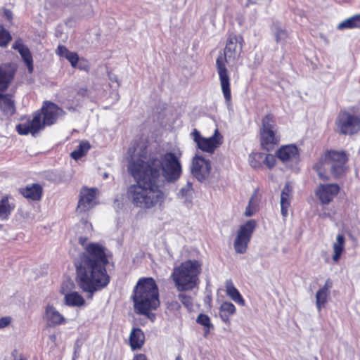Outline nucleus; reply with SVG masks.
<instances>
[{"label": "nucleus", "mask_w": 360, "mask_h": 360, "mask_svg": "<svg viewBox=\"0 0 360 360\" xmlns=\"http://www.w3.org/2000/svg\"><path fill=\"white\" fill-rule=\"evenodd\" d=\"M180 157L172 152L148 157L143 145L134 148L127 169L136 184L129 186L127 193L134 206L150 209L164 202L166 181L174 182L181 175Z\"/></svg>", "instance_id": "nucleus-1"}, {"label": "nucleus", "mask_w": 360, "mask_h": 360, "mask_svg": "<svg viewBox=\"0 0 360 360\" xmlns=\"http://www.w3.org/2000/svg\"><path fill=\"white\" fill-rule=\"evenodd\" d=\"M85 252L75 262L76 281L83 292H87V298L91 299L95 292L105 288L110 281L105 269L108 259L104 248L91 243L85 247Z\"/></svg>", "instance_id": "nucleus-2"}, {"label": "nucleus", "mask_w": 360, "mask_h": 360, "mask_svg": "<svg viewBox=\"0 0 360 360\" xmlns=\"http://www.w3.org/2000/svg\"><path fill=\"white\" fill-rule=\"evenodd\" d=\"M243 38L242 36L233 34H229L224 49V58L222 56H219L216 61L221 91L228 106L231 105V94L230 77L224 60L229 63L237 60L243 51Z\"/></svg>", "instance_id": "nucleus-3"}, {"label": "nucleus", "mask_w": 360, "mask_h": 360, "mask_svg": "<svg viewBox=\"0 0 360 360\" xmlns=\"http://www.w3.org/2000/svg\"><path fill=\"white\" fill-rule=\"evenodd\" d=\"M41 112H37L32 120H28L16 126V131L20 135L32 134L34 136L44 126L53 124L59 117L65 115L64 110L56 104L46 101L41 109Z\"/></svg>", "instance_id": "nucleus-4"}, {"label": "nucleus", "mask_w": 360, "mask_h": 360, "mask_svg": "<svg viewBox=\"0 0 360 360\" xmlns=\"http://www.w3.org/2000/svg\"><path fill=\"white\" fill-rule=\"evenodd\" d=\"M158 288L152 278L139 280L134 290V308L138 314L148 315L159 306Z\"/></svg>", "instance_id": "nucleus-5"}, {"label": "nucleus", "mask_w": 360, "mask_h": 360, "mask_svg": "<svg viewBox=\"0 0 360 360\" xmlns=\"http://www.w3.org/2000/svg\"><path fill=\"white\" fill-rule=\"evenodd\" d=\"M201 264L197 260H187L175 267L171 275L179 291L193 289L198 284Z\"/></svg>", "instance_id": "nucleus-6"}, {"label": "nucleus", "mask_w": 360, "mask_h": 360, "mask_svg": "<svg viewBox=\"0 0 360 360\" xmlns=\"http://www.w3.org/2000/svg\"><path fill=\"white\" fill-rule=\"evenodd\" d=\"M347 161V158L344 152L332 150L321 158L314 169L321 179L328 181L329 177L327 171L330 170L335 178H338L345 172Z\"/></svg>", "instance_id": "nucleus-7"}, {"label": "nucleus", "mask_w": 360, "mask_h": 360, "mask_svg": "<svg viewBox=\"0 0 360 360\" xmlns=\"http://www.w3.org/2000/svg\"><path fill=\"white\" fill-rule=\"evenodd\" d=\"M261 144L264 149L270 150L278 143L280 136L278 134V128L272 115H266L262 120L260 130Z\"/></svg>", "instance_id": "nucleus-8"}, {"label": "nucleus", "mask_w": 360, "mask_h": 360, "mask_svg": "<svg viewBox=\"0 0 360 360\" xmlns=\"http://www.w3.org/2000/svg\"><path fill=\"white\" fill-rule=\"evenodd\" d=\"M190 137L199 150L210 154L214 153L223 143V136L218 129H216L212 136L208 138L203 137L197 129H193L190 134Z\"/></svg>", "instance_id": "nucleus-9"}, {"label": "nucleus", "mask_w": 360, "mask_h": 360, "mask_svg": "<svg viewBox=\"0 0 360 360\" xmlns=\"http://www.w3.org/2000/svg\"><path fill=\"white\" fill-rule=\"evenodd\" d=\"M256 226L257 223L254 219H250L240 226L233 242V248L236 253L244 254L247 251Z\"/></svg>", "instance_id": "nucleus-10"}, {"label": "nucleus", "mask_w": 360, "mask_h": 360, "mask_svg": "<svg viewBox=\"0 0 360 360\" xmlns=\"http://www.w3.org/2000/svg\"><path fill=\"white\" fill-rule=\"evenodd\" d=\"M335 125L338 133L352 135L360 129V118L347 111H342L336 118Z\"/></svg>", "instance_id": "nucleus-11"}, {"label": "nucleus", "mask_w": 360, "mask_h": 360, "mask_svg": "<svg viewBox=\"0 0 360 360\" xmlns=\"http://www.w3.org/2000/svg\"><path fill=\"white\" fill-rule=\"evenodd\" d=\"M97 188L82 187L79 192V198L77 211L82 213L89 211L96 204Z\"/></svg>", "instance_id": "nucleus-12"}, {"label": "nucleus", "mask_w": 360, "mask_h": 360, "mask_svg": "<svg viewBox=\"0 0 360 360\" xmlns=\"http://www.w3.org/2000/svg\"><path fill=\"white\" fill-rule=\"evenodd\" d=\"M210 171V161L201 155H195L192 162L191 172L193 175L199 181H203L209 177Z\"/></svg>", "instance_id": "nucleus-13"}, {"label": "nucleus", "mask_w": 360, "mask_h": 360, "mask_svg": "<svg viewBox=\"0 0 360 360\" xmlns=\"http://www.w3.org/2000/svg\"><path fill=\"white\" fill-rule=\"evenodd\" d=\"M340 191V186L337 184H320L315 194L322 204H329Z\"/></svg>", "instance_id": "nucleus-14"}, {"label": "nucleus", "mask_w": 360, "mask_h": 360, "mask_svg": "<svg viewBox=\"0 0 360 360\" xmlns=\"http://www.w3.org/2000/svg\"><path fill=\"white\" fill-rule=\"evenodd\" d=\"M43 319L48 327L53 328L66 323L65 316L53 305L48 304L44 309Z\"/></svg>", "instance_id": "nucleus-15"}, {"label": "nucleus", "mask_w": 360, "mask_h": 360, "mask_svg": "<svg viewBox=\"0 0 360 360\" xmlns=\"http://www.w3.org/2000/svg\"><path fill=\"white\" fill-rule=\"evenodd\" d=\"M18 70L15 63H6L0 65V90L6 89L14 79Z\"/></svg>", "instance_id": "nucleus-16"}, {"label": "nucleus", "mask_w": 360, "mask_h": 360, "mask_svg": "<svg viewBox=\"0 0 360 360\" xmlns=\"http://www.w3.org/2000/svg\"><path fill=\"white\" fill-rule=\"evenodd\" d=\"M278 158L286 165L296 162L299 160V150L295 145L281 147L276 152Z\"/></svg>", "instance_id": "nucleus-17"}, {"label": "nucleus", "mask_w": 360, "mask_h": 360, "mask_svg": "<svg viewBox=\"0 0 360 360\" xmlns=\"http://www.w3.org/2000/svg\"><path fill=\"white\" fill-rule=\"evenodd\" d=\"M63 283L61 288V293L64 295V303L68 307H82L85 304L84 298L77 292L69 291Z\"/></svg>", "instance_id": "nucleus-18"}, {"label": "nucleus", "mask_w": 360, "mask_h": 360, "mask_svg": "<svg viewBox=\"0 0 360 360\" xmlns=\"http://www.w3.org/2000/svg\"><path fill=\"white\" fill-rule=\"evenodd\" d=\"M12 48L16 50L20 53L22 60L25 63L28 72L32 73L33 72V59L32 53L29 48L25 46L20 39H17L12 45Z\"/></svg>", "instance_id": "nucleus-19"}, {"label": "nucleus", "mask_w": 360, "mask_h": 360, "mask_svg": "<svg viewBox=\"0 0 360 360\" xmlns=\"http://www.w3.org/2000/svg\"><path fill=\"white\" fill-rule=\"evenodd\" d=\"M15 208V200L11 195H4L0 200V219H8Z\"/></svg>", "instance_id": "nucleus-20"}, {"label": "nucleus", "mask_w": 360, "mask_h": 360, "mask_svg": "<svg viewBox=\"0 0 360 360\" xmlns=\"http://www.w3.org/2000/svg\"><path fill=\"white\" fill-rule=\"evenodd\" d=\"M292 196V187L289 183H287L282 190L280 202L281 214L284 218L288 215V208L290 205Z\"/></svg>", "instance_id": "nucleus-21"}, {"label": "nucleus", "mask_w": 360, "mask_h": 360, "mask_svg": "<svg viewBox=\"0 0 360 360\" xmlns=\"http://www.w3.org/2000/svg\"><path fill=\"white\" fill-rule=\"evenodd\" d=\"M20 193L32 200H39L42 195V187L37 184L28 185L20 189Z\"/></svg>", "instance_id": "nucleus-22"}, {"label": "nucleus", "mask_w": 360, "mask_h": 360, "mask_svg": "<svg viewBox=\"0 0 360 360\" xmlns=\"http://www.w3.org/2000/svg\"><path fill=\"white\" fill-rule=\"evenodd\" d=\"M145 335L138 328H134L129 335V345L133 350L140 349L144 344Z\"/></svg>", "instance_id": "nucleus-23"}, {"label": "nucleus", "mask_w": 360, "mask_h": 360, "mask_svg": "<svg viewBox=\"0 0 360 360\" xmlns=\"http://www.w3.org/2000/svg\"><path fill=\"white\" fill-rule=\"evenodd\" d=\"M0 108L8 115H12L15 112V102L10 94H0Z\"/></svg>", "instance_id": "nucleus-24"}, {"label": "nucleus", "mask_w": 360, "mask_h": 360, "mask_svg": "<svg viewBox=\"0 0 360 360\" xmlns=\"http://www.w3.org/2000/svg\"><path fill=\"white\" fill-rule=\"evenodd\" d=\"M56 53L60 57L65 58L71 64L73 68L77 67L79 61V57L77 53L70 51L65 46L59 45Z\"/></svg>", "instance_id": "nucleus-25"}, {"label": "nucleus", "mask_w": 360, "mask_h": 360, "mask_svg": "<svg viewBox=\"0 0 360 360\" xmlns=\"http://www.w3.org/2000/svg\"><path fill=\"white\" fill-rule=\"evenodd\" d=\"M226 291L227 295L236 303L239 304L241 306L245 305V300L241 296L239 291L236 288L233 282L231 280H228L225 283Z\"/></svg>", "instance_id": "nucleus-26"}, {"label": "nucleus", "mask_w": 360, "mask_h": 360, "mask_svg": "<svg viewBox=\"0 0 360 360\" xmlns=\"http://www.w3.org/2000/svg\"><path fill=\"white\" fill-rule=\"evenodd\" d=\"M345 238L342 234H338L336 236L335 242L333 244V260L335 262H338L342 252L345 250Z\"/></svg>", "instance_id": "nucleus-27"}, {"label": "nucleus", "mask_w": 360, "mask_h": 360, "mask_svg": "<svg viewBox=\"0 0 360 360\" xmlns=\"http://www.w3.org/2000/svg\"><path fill=\"white\" fill-rule=\"evenodd\" d=\"M219 315L224 323H229L230 317L236 313V307L229 302H224L219 308Z\"/></svg>", "instance_id": "nucleus-28"}, {"label": "nucleus", "mask_w": 360, "mask_h": 360, "mask_svg": "<svg viewBox=\"0 0 360 360\" xmlns=\"http://www.w3.org/2000/svg\"><path fill=\"white\" fill-rule=\"evenodd\" d=\"M338 30L360 28V14L354 15L348 18L341 22L337 27Z\"/></svg>", "instance_id": "nucleus-29"}, {"label": "nucleus", "mask_w": 360, "mask_h": 360, "mask_svg": "<svg viewBox=\"0 0 360 360\" xmlns=\"http://www.w3.org/2000/svg\"><path fill=\"white\" fill-rule=\"evenodd\" d=\"M90 149V144L87 141H81L77 148L72 151L70 154L71 157L75 160H79L84 156Z\"/></svg>", "instance_id": "nucleus-30"}, {"label": "nucleus", "mask_w": 360, "mask_h": 360, "mask_svg": "<svg viewBox=\"0 0 360 360\" xmlns=\"http://www.w3.org/2000/svg\"><path fill=\"white\" fill-rule=\"evenodd\" d=\"M196 322L204 327V337H207L210 330L214 328L210 317L204 314H200L198 316Z\"/></svg>", "instance_id": "nucleus-31"}, {"label": "nucleus", "mask_w": 360, "mask_h": 360, "mask_svg": "<svg viewBox=\"0 0 360 360\" xmlns=\"http://www.w3.org/2000/svg\"><path fill=\"white\" fill-rule=\"evenodd\" d=\"M329 292L319 290L316 293V306L317 310L321 311L323 308L325 307L326 304L328 302V297Z\"/></svg>", "instance_id": "nucleus-32"}, {"label": "nucleus", "mask_w": 360, "mask_h": 360, "mask_svg": "<svg viewBox=\"0 0 360 360\" xmlns=\"http://www.w3.org/2000/svg\"><path fill=\"white\" fill-rule=\"evenodd\" d=\"M257 196L256 193H255L250 198L249 200L248 205L246 207L245 215L246 217L252 216L257 211Z\"/></svg>", "instance_id": "nucleus-33"}, {"label": "nucleus", "mask_w": 360, "mask_h": 360, "mask_svg": "<svg viewBox=\"0 0 360 360\" xmlns=\"http://www.w3.org/2000/svg\"><path fill=\"white\" fill-rule=\"evenodd\" d=\"M193 193L192 184L188 182L186 186L179 191V195L184 198L186 201H191Z\"/></svg>", "instance_id": "nucleus-34"}, {"label": "nucleus", "mask_w": 360, "mask_h": 360, "mask_svg": "<svg viewBox=\"0 0 360 360\" xmlns=\"http://www.w3.org/2000/svg\"><path fill=\"white\" fill-rule=\"evenodd\" d=\"M11 39L9 32L2 25H0V46L6 47Z\"/></svg>", "instance_id": "nucleus-35"}, {"label": "nucleus", "mask_w": 360, "mask_h": 360, "mask_svg": "<svg viewBox=\"0 0 360 360\" xmlns=\"http://www.w3.org/2000/svg\"><path fill=\"white\" fill-rule=\"evenodd\" d=\"M274 35L277 43L283 42L288 37L287 32L278 27L275 28Z\"/></svg>", "instance_id": "nucleus-36"}, {"label": "nucleus", "mask_w": 360, "mask_h": 360, "mask_svg": "<svg viewBox=\"0 0 360 360\" xmlns=\"http://www.w3.org/2000/svg\"><path fill=\"white\" fill-rule=\"evenodd\" d=\"M179 300L182 302V304L188 309H191L193 307V302L192 299L190 296L184 294L180 293L178 295Z\"/></svg>", "instance_id": "nucleus-37"}, {"label": "nucleus", "mask_w": 360, "mask_h": 360, "mask_svg": "<svg viewBox=\"0 0 360 360\" xmlns=\"http://www.w3.org/2000/svg\"><path fill=\"white\" fill-rule=\"evenodd\" d=\"M264 158V154L261 153H255L251 157V160H250V165L252 167L257 168L260 166V163L258 161H262Z\"/></svg>", "instance_id": "nucleus-38"}, {"label": "nucleus", "mask_w": 360, "mask_h": 360, "mask_svg": "<svg viewBox=\"0 0 360 360\" xmlns=\"http://www.w3.org/2000/svg\"><path fill=\"white\" fill-rule=\"evenodd\" d=\"M262 161L265 163V165L269 168H272L276 163V158L272 154H264V158Z\"/></svg>", "instance_id": "nucleus-39"}, {"label": "nucleus", "mask_w": 360, "mask_h": 360, "mask_svg": "<svg viewBox=\"0 0 360 360\" xmlns=\"http://www.w3.org/2000/svg\"><path fill=\"white\" fill-rule=\"evenodd\" d=\"M11 323V318L10 316H4L0 319V328L7 327Z\"/></svg>", "instance_id": "nucleus-40"}, {"label": "nucleus", "mask_w": 360, "mask_h": 360, "mask_svg": "<svg viewBox=\"0 0 360 360\" xmlns=\"http://www.w3.org/2000/svg\"><path fill=\"white\" fill-rule=\"evenodd\" d=\"M180 308L179 303L176 300H172L167 303V309L171 311H177Z\"/></svg>", "instance_id": "nucleus-41"}, {"label": "nucleus", "mask_w": 360, "mask_h": 360, "mask_svg": "<svg viewBox=\"0 0 360 360\" xmlns=\"http://www.w3.org/2000/svg\"><path fill=\"white\" fill-rule=\"evenodd\" d=\"M333 283L330 279H327L323 286L319 290L329 292V290L332 288Z\"/></svg>", "instance_id": "nucleus-42"}, {"label": "nucleus", "mask_w": 360, "mask_h": 360, "mask_svg": "<svg viewBox=\"0 0 360 360\" xmlns=\"http://www.w3.org/2000/svg\"><path fill=\"white\" fill-rule=\"evenodd\" d=\"M132 360H147V358L143 354H139L134 356Z\"/></svg>", "instance_id": "nucleus-43"}, {"label": "nucleus", "mask_w": 360, "mask_h": 360, "mask_svg": "<svg viewBox=\"0 0 360 360\" xmlns=\"http://www.w3.org/2000/svg\"><path fill=\"white\" fill-rule=\"evenodd\" d=\"M77 94H78L79 95H80V96H83V97H84V96H86V94H87V90H86V89H80L78 91Z\"/></svg>", "instance_id": "nucleus-44"}, {"label": "nucleus", "mask_w": 360, "mask_h": 360, "mask_svg": "<svg viewBox=\"0 0 360 360\" xmlns=\"http://www.w3.org/2000/svg\"><path fill=\"white\" fill-rule=\"evenodd\" d=\"M83 224H84V226H86V228L88 230H91L92 229V225H91V223H89L88 221H84Z\"/></svg>", "instance_id": "nucleus-45"}, {"label": "nucleus", "mask_w": 360, "mask_h": 360, "mask_svg": "<svg viewBox=\"0 0 360 360\" xmlns=\"http://www.w3.org/2000/svg\"><path fill=\"white\" fill-rule=\"evenodd\" d=\"M86 238H85L80 237V238H79V243H80L82 245H83V246H84V245H85V243H86Z\"/></svg>", "instance_id": "nucleus-46"}, {"label": "nucleus", "mask_w": 360, "mask_h": 360, "mask_svg": "<svg viewBox=\"0 0 360 360\" xmlns=\"http://www.w3.org/2000/svg\"><path fill=\"white\" fill-rule=\"evenodd\" d=\"M5 15H6V17H7V18H8V19H9V20H10V19H11V18H12V14H11V11H9L6 10V11H5Z\"/></svg>", "instance_id": "nucleus-47"}, {"label": "nucleus", "mask_w": 360, "mask_h": 360, "mask_svg": "<svg viewBox=\"0 0 360 360\" xmlns=\"http://www.w3.org/2000/svg\"><path fill=\"white\" fill-rule=\"evenodd\" d=\"M49 339H50L52 342H56V335H54V334H53V335H51L49 336Z\"/></svg>", "instance_id": "nucleus-48"}, {"label": "nucleus", "mask_w": 360, "mask_h": 360, "mask_svg": "<svg viewBox=\"0 0 360 360\" xmlns=\"http://www.w3.org/2000/svg\"><path fill=\"white\" fill-rule=\"evenodd\" d=\"M76 68H79V69H81V70H85V69H86V68H85V67H84V65H77V67H76Z\"/></svg>", "instance_id": "nucleus-49"}, {"label": "nucleus", "mask_w": 360, "mask_h": 360, "mask_svg": "<svg viewBox=\"0 0 360 360\" xmlns=\"http://www.w3.org/2000/svg\"><path fill=\"white\" fill-rule=\"evenodd\" d=\"M68 284H69L70 285H71L72 287L74 285V283L72 282V281H68Z\"/></svg>", "instance_id": "nucleus-50"}, {"label": "nucleus", "mask_w": 360, "mask_h": 360, "mask_svg": "<svg viewBox=\"0 0 360 360\" xmlns=\"http://www.w3.org/2000/svg\"><path fill=\"white\" fill-rule=\"evenodd\" d=\"M175 360H182L181 357L180 356H178L176 357Z\"/></svg>", "instance_id": "nucleus-51"}, {"label": "nucleus", "mask_w": 360, "mask_h": 360, "mask_svg": "<svg viewBox=\"0 0 360 360\" xmlns=\"http://www.w3.org/2000/svg\"><path fill=\"white\" fill-rule=\"evenodd\" d=\"M110 79H111L112 81H116V82H117V78H110Z\"/></svg>", "instance_id": "nucleus-52"}]
</instances>
